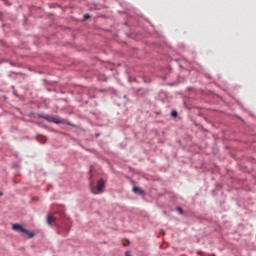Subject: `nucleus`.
Here are the masks:
<instances>
[{"mask_svg": "<svg viewBox=\"0 0 256 256\" xmlns=\"http://www.w3.org/2000/svg\"><path fill=\"white\" fill-rule=\"evenodd\" d=\"M22 235L26 236L28 239H33L35 237V233L27 230L26 228L24 229V233Z\"/></svg>", "mask_w": 256, "mask_h": 256, "instance_id": "nucleus-4", "label": "nucleus"}, {"mask_svg": "<svg viewBox=\"0 0 256 256\" xmlns=\"http://www.w3.org/2000/svg\"><path fill=\"white\" fill-rule=\"evenodd\" d=\"M0 197H3V192H0Z\"/></svg>", "mask_w": 256, "mask_h": 256, "instance_id": "nucleus-13", "label": "nucleus"}, {"mask_svg": "<svg viewBox=\"0 0 256 256\" xmlns=\"http://www.w3.org/2000/svg\"><path fill=\"white\" fill-rule=\"evenodd\" d=\"M90 189L94 195H99L103 193V189H105V180H98L97 185L95 187L93 186V183H90Z\"/></svg>", "mask_w": 256, "mask_h": 256, "instance_id": "nucleus-1", "label": "nucleus"}, {"mask_svg": "<svg viewBox=\"0 0 256 256\" xmlns=\"http://www.w3.org/2000/svg\"><path fill=\"white\" fill-rule=\"evenodd\" d=\"M13 231H17L18 233H24L25 227L22 224H12Z\"/></svg>", "mask_w": 256, "mask_h": 256, "instance_id": "nucleus-3", "label": "nucleus"}, {"mask_svg": "<svg viewBox=\"0 0 256 256\" xmlns=\"http://www.w3.org/2000/svg\"><path fill=\"white\" fill-rule=\"evenodd\" d=\"M133 193H137L138 195H143V190L137 186L132 188Z\"/></svg>", "mask_w": 256, "mask_h": 256, "instance_id": "nucleus-6", "label": "nucleus"}, {"mask_svg": "<svg viewBox=\"0 0 256 256\" xmlns=\"http://www.w3.org/2000/svg\"><path fill=\"white\" fill-rule=\"evenodd\" d=\"M89 14H84V20L87 21V19H89Z\"/></svg>", "mask_w": 256, "mask_h": 256, "instance_id": "nucleus-10", "label": "nucleus"}, {"mask_svg": "<svg viewBox=\"0 0 256 256\" xmlns=\"http://www.w3.org/2000/svg\"><path fill=\"white\" fill-rule=\"evenodd\" d=\"M177 211H178V213H180L181 215H183V208L178 207V208H177Z\"/></svg>", "mask_w": 256, "mask_h": 256, "instance_id": "nucleus-8", "label": "nucleus"}, {"mask_svg": "<svg viewBox=\"0 0 256 256\" xmlns=\"http://www.w3.org/2000/svg\"><path fill=\"white\" fill-rule=\"evenodd\" d=\"M56 219L53 217V214H49L46 218L47 225H53L55 223Z\"/></svg>", "mask_w": 256, "mask_h": 256, "instance_id": "nucleus-5", "label": "nucleus"}, {"mask_svg": "<svg viewBox=\"0 0 256 256\" xmlns=\"http://www.w3.org/2000/svg\"><path fill=\"white\" fill-rule=\"evenodd\" d=\"M171 117H177V111H175V110H173L172 112H171Z\"/></svg>", "mask_w": 256, "mask_h": 256, "instance_id": "nucleus-7", "label": "nucleus"}, {"mask_svg": "<svg viewBox=\"0 0 256 256\" xmlns=\"http://www.w3.org/2000/svg\"><path fill=\"white\" fill-rule=\"evenodd\" d=\"M42 119H45V121H48V123H56L57 125H61L65 123V120L59 118V117H53L51 115H44L41 116Z\"/></svg>", "mask_w": 256, "mask_h": 256, "instance_id": "nucleus-2", "label": "nucleus"}, {"mask_svg": "<svg viewBox=\"0 0 256 256\" xmlns=\"http://www.w3.org/2000/svg\"><path fill=\"white\" fill-rule=\"evenodd\" d=\"M162 235H165V231L161 230Z\"/></svg>", "mask_w": 256, "mask_h": 256, "instance_id": "nucleus-12", "label": "nucleus"}, {"mask_svg": "<svg viewBox=\"0 0 256 256\" xmlns=\"http://www.w3.org/2000/svg\"><path fill=\"white\" fill-rule=\"evenodd\" d=\"M125 256H131V251H129V250L126 251V252H125Z\"/></svg>", "mask_w": 256, "mask_h": 256, "instance_id": "nucleus-11", "label": "nucleus"}, {"mask_svg": "<svg viewBox=\"0 0 256 256\" xmlns=\"http://www.w3.org/2000/svg\"><path fill=\"white\" fill-rule=\"evenodd\" d=\"M90 179H93V176L90 174Z\"/></svg>", "mask_w": 256, "mask_h": 256, "instance_id": "nucleus-14", "label": "nucleus"}, {"mask_svg": "<svg viewBox=\"0 0 256 256\" xmlns=\"http://www.w3.org/2000/svg\"><path fill=\"white\" fill-rule=\"evenodd\" d=\"M127 245H129V240H124L123 246L125 247Z\"/></svg>", "mask_w": 256, "mask_h": 256, "instance_id": "nucleus-9", "label": "nucleus"}]
</instances>
